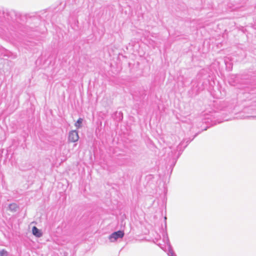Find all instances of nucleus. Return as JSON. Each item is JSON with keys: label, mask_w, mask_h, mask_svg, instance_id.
I'll list each match as a JSON object with an SVG mask.
<instances>
[{"label": "nucleus", "mask_w": 256, "mask_h": 256, "mask_svg": "<svg viewBox=\"0 0 256 256\" xmlns=\"http://www.w3.org/2000/svg\"><path fill=\"white\" fill-rule=\"evenodd\" d=\"M32 232L34 236L38 238H40L42 236V233L36 226H34L32 228Z\"/></svg>", "instance_id": "3"}, {"label": "nucleus", "mask_w": 256, "mask_h": 256, "mask_svg": "<svg viewBox=\"0 0 256 256\" xmlns=\"http://www.w3.org/2000/svg\"><path fill=\"white\" fill-rule=\"evenodd\" d=\"M16 205L15 204H11L10 205V208H16Z\"/></svg>", "instance_id": "7"}, {"label": "nucleus", "mask_w": 256, "mask_h": 256, "mask_svg": "<svg viewBox=\"0 0 256 256\" xmlns=\"http://www.w3.org/2000/svg\"><path fill=\"white\" fill-rule=\"evenodd\" d=\"M83 122V119L82 118H79L76 122L74 124V126L76 128H80L82 127V123Z\"/></svg>", "instance_id": "5"}, {"label": "nucleus", "mask_w": 256, "mask_h": 256, "mask_svg": "<svg viewBox=\"0 0 256 256\" xmlns=\"http://www.w3.org/2000/svg\"><path fill=\"white\" fill-rule=\"evenodd\" d=\"M79 139L78 132L76 130H72L68 134V140L70 142H74Z\"/></svg>", "instance_id": "2"}, {"label": "nucleus", "mask_w": 256, "mask_h": 256, "mask_svg": "<svg viewBox=\"0 0 256 256\" xmlns=\"http://www.w3.org/2000/svg\"><path fill=\"white\" fill-rule=\"evenodd\" d=\"M8 252L4 250H2L0 252V256H8Z\"/></svg>", "instance_id": "6"}, {"label": "nucleus", "mask_w": 256, "mask_h": 256, "mask_svg": "<svg viewBox=\"0 0 256 256\" xmlns=\"http://www.w3.org/2000/svg\"><path fill=\"white\" fill-rule=\"evenodd\" d=\"M124 236V232L123 231L118 230L109 236V240L110 242H114L118 238H122Z\"/></svg>", "instance_id": "1"}, {"label": "nucleus", "mask_w": 256, "mask_h": 256, "mask_svg": "<svg viewBox=\"0 0 256 256\" xmlns=\"http://www.w3.org/2000/svg\"><path fill=\"white\" fill-rule=\"evenodd\" d=\"M168 256H176L174 252L173 251L172 247L170 246L168 241Z\"/></svg>", "instance_id": "4"}, {"label": "nucleus", "mask_w": 256, "mask_h": 256, "mask_svg": "<svg viewBox=\"0 0 256 256\" xmlns=\"http://www.w3.org/2000/svg\"><path fill=\"white\" fill-rule=\"evenodd\" d=\"M164 219H165V220L166 219V216L164 217Z\"/></svg>", "instance_id": "8"}]
</instances>
